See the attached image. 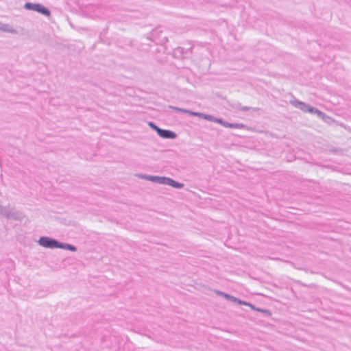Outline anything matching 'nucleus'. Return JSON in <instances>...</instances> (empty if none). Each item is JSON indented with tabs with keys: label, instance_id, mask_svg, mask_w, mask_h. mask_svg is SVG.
<instances>
[{
	"label": "nucleus",
	"instance_id": "26",
	"mask_svg": "<svg viewBox=\"0 0 351 351\" xmlns=\"http://www.w3.org/2000/svg\"><path fill=\"white\" fill-rule=\"evenodd\" d=\"M213 292L218 296H221V297H223L225 292H223L220 290H218V289H214L213 290Z\"/></svg>",
	"mask_w": 351,
	"mask_h": 351
},
{
	"label": "nucleus",
	"instance_id": "4",
	"mask_svg": "<svg viewBox=\"0 0 351 351\" xmlns=\"http://www.w3.org/2000/svg\"><path fill=\"white\" fill-rule=\"evenodd\" d=\"M193 46H190L189 48H184L182 47H178L173 49L172 56L175 58L178 59H188L191 57Z\"/></svg>",
	"mask_w": 351,
	"mask_h": 351
},
{
	"label": "nucleus",
	"instance_id": "15",
	"mask_svg": "<svg viewBox=\"0 0 351 351\" xmlns=\"http://www.w3.org/2000/svg\"><path fill=\"white\" fill-rule=\"evenodd\" d=\"M225 128H239V129H247V126L243 123H229L226 122V124H224Z\"/></svg>",
	"mask_w": 351,
	"mask_h": 351
},
{
	"label": "nucleus",
	"instance_id": "11",
	"mask_svg": "<svg viewBox=\"0 0 351 351\" xmlns=\"http://www.w3.org/2000/svg\"><path fill=\"white\" fill-rule=\"evenodd\" d=\"M223 298H225L226 300H228V301H230V302H232L234 303H237L238 304H240V305H245L247 304L246 302L247 301H245V300H241L240 298H236L230 294H228L227 293H225L223 296Z\"/></svg>",
	"mask_w": 351,
	"mask_h": 351
},
{
	"label": "nucleus",
	"instance_id": "6",
	"mask_svg": "<svg viewBox=\"0 0 351 351\" xmlns=\"http://www.w3.org/2000/svg\"><path fill=\"white\" fill-rule=\"evenodd\" d=\"M24 217H25V216L21 211L16 210L14 207L10 206L9 211H8V215L7 217L8 220H14V221H21Z\"/></svg>",
	"mask_w": 351,
	"mask_h": 351
},
{
	"label": "nucleus",
	"instance_id": "2",
	"mask_svg": "<svg viewBox=\"0 0 351 351\" xmlns=\"http://www.w3.org/2000/svg\"><path fill=\"white\" fill-rule=\"evenodd\" d=\"M128 45L140 51H146L152 54H157L159 53H165L167 47L165 45H152V43L141 42L138 43L136 40H129Z\"/></svg>",
	"mask_w": 351,
	"mask_h": 351
},
{
	"label": "nucleus",
	"instance_id": "22",
	"mask_svg": "<svg viewBox=\"0 0 351 351\" xmlns=\"http://www.w3.org/2000/svg\"><path fill=\"white\" fill-rule=\"evenodd\" d=\"M169 108L173 110L176 112H182V113H188V112H189V110H187V109H184V108H181L176 107V106H169Z\"/></svg>",
	"mask_w": 351,
	"mask_h": 351
},
{
	"label": "nucleus",
	"instance_id": "14",
	"mask_svg": "<svg viewBox=\"0 0 351 351\" xmlns=\"http://www.w3.org/2000/svg\"><path fill=\"white\" fill-rule=\"evenodd\" d=\"M0 31L3 32L11 33L13 34H17V30L14 29L10 24H4L0 22Z\"/></svg>",
	"mask_w": 351,
	"mask_h": 351
},
{
	"label": "nucleus",
	"instance_id": "10",
	"mask_svg": "<svg viewBox=\"0 0 351 351\" xmlns=\"http://www.w3.org/2000/svg\"><path fill=\"white\" fill-rule=\"evenodd\" d=\"M164 185H168L177 189H183L184 186L183 183L176 181L169 177L165 178Z\"/></svg>",
	"mask_w": 351,
	"mask_h": 351
},
{
	"label": "nucleus",
	"instance_id": "8",
	"mask_svg": "<svg viewBox=\"0 0 351 351\" xmlns=\"http://www.w3.org/2000/svg\"><path fill=\"white\" fill-rule=\"evenodd\" d=\"M158 135L165 139H176L178 137V134L175 132L162 128L159 130Z\"/></svg>",
	"mask_w": 351,
	"mask_h": 351
},
{
	"label": "nucleus",
	"instance_id": "25",
	"mask_svg": "<svg viewBox=\"0 0 351 351\" xmlns=\"http://www.w3.org/2000/svg\"><path fill=\"white\" fill-rule=\"evenodd\" d=\"M214 116L208 114H204L202 119L205 120H208L210 121H213L214 120Z\"/></svg>",
	"mask_w": 351,
	"mask_h": 351
},
{
	"label": "nucleus",
	"instance_id": "20",
	"mask_svg": "<svg viewBox=\"0 0 351 351\" xmlns=\"http://www.w3.org/2000/svg\"><path fill=\"white\" fill-rule=\"evenodd\" d=\"M148 125L149 126V128L151 129L154 130L157 133V134H159V130H160L161 128L160 127H158L154 122L149 121Z\"/></svg>",
	"mask_w": 351,
	"mask_h": 351
},
{
	"label": "nucleus",
	"instance_id": "19",
	"mask_svg": "<svg viewBox=\"0 0 351 351\" xmlns=\"http://www.w3.org/2000/svg\"><path fill=\"white\" fill-rule=\"evenodd\" d=\"M328 152L332 154H335L337 155H341L343 154V150L340 147H335L332 146L328 147Z\"/></svg>",
	"mask_w": 351,
	"mask_h": 351
},
{
	"label": "nucleus",
	"instance_id": "24",
	"mask_svg": "<svg viewBox=\"0 0 351 351\" xmlns=\"http://www.w3.org/2000/svg\"><path fill=\"white\" fill-rule=\"evenodd\" d=\"M213 122L219 123L220 125H221L224 127V124H226L227 121H224L221 118H217V117H215Z\"/></svg>",
	"mask_w": 351,
	"mask_h": 351
},
{
	"label": "nucleus",
	"instance_id": "3",
	"mask_svg": "<svg viewBox=\"0 0 351 351\" xmlns=\"http://www.w3.org/2000/svg\"><path fill=\"white\" fill-rule=\"evenodd\" d=\"M23 8L27 10L34 11L48 18L51 16L50 10L40 3L26 2Z\"/></svg>",
	"mask_w": 351,
	"mask_h": 351
},
{
	"label": "nucleus",
	"instance_id": "27",
	"mask_svg": "<svg viewBox=\"0 0 351 351\" xmlns=\"http://www.w3.org/2000/svg\"><path fill=\"white\" fill-rule=\"evenodd\" d=\"M324 112H322V111H321V110H319V109L317 108L316 110L315 111V114H316L317 117L318 118H319L320 117L324 116Z\"/></svg>",
	"mask_w": 351,
	"mask_h": 351
},
{
	"label": "nucleus",
	"instance_id": "23",
	"mask_svg": "<svg viewBox=\"0 0 351 351\" xmlns=\"http://www.w3.org/2000/svg\"><path fill=\"white\" fill-rule=\"evenodd\" d=\"M188 114H189L190 115H192V116H194V117H197L199 118H202V119L203 115H204V113L198 112H194V111L189 110Z\"/></svg>",
	"mask_w": 351,
	"mask_h": 351
},
{
	"label": "nucleus",
	"instance_id": "13",
	"mask_svg": "<svg viewBox=\"0 0 351 351\" xmlns=\"http://www.w3.org/2000/svg\"><path fill=\"white\" fill-rule=\"evenodd\" d=\"M290 104H291L295 108L300 109L302 111L305 106V104L303 101H301L296 99L293 95H291V99L289 101Z\"/></svg>",
	"mask_w": 351,
	"mask_h": 351
},
{
	"label": "nucleus",
	"instance_id": "7",
	"mask_svg": "<svg viewBox=\"0 0 351 351\" xmlns=\"http://www.w3.org/2000/svg\"><path fill=\"white\" fill-rule=\"evenodd\" d=\"M146 180L151 181L154 183L164 184L166 176H158L147 174H141L139 176Z\"/></svg>",
	"mask_w": 351,
	"mask_h": 351
},
{
	"label": "nucleus",
	"instance_id": "12",
	"mask_svg": "<svg viewBox=\"0 0 351 351\" xmlns=\"http://www.w3.org/2000/svg\"><path fill=\"white\" fill-rule=\"evenodd\" d=\"M57 249H62V250H69L71 252H76L77 251V247L74 245L67 243L61 242L59 240H58Z\"/></svg>",
	"mask_w": 351,
	"mask_h": 351
},
{
	"label": "nucleus",
	"instance_id": "9",
	"mask_svg": "<svg viewBox=\"0 0 351 351\" xmlns=\"http://www.w3.org/2000/svg\"><path fill=\"white\" fill-rule=\"evenodd\" d=\"M245 306H250L253 311L261 313L263 317H270L272 315L271 311L268 309L256 307L254 304L249 302H247Z\"/></svg>",
	"mask_w": 351,
	"mask_h": 351
},
{
	"label": "nucleus",
	"instance_id": "21",
	"mask_svg": "<svg viewBox=\"0 0 351 351\" xmlns=\"http://www.w3.org/2000/svg\"><path fill=\"white\" fill-rule=\"evenodd\" d=\"M319 119H322L324 122L330 124V123L334 122V119L328 116L326 114L324 113V116L319 117Z\"/></svg>",
	"mask_w": 351,
	"mask_h": 351
},
{
	"label": "nucleus",
	"instance_id": "5",
	"mask_svg": "<svg viewBox=\"0 0 351 351\" xmlns=\"http://www.w3.org/2000/svg\"><path fill=\"white\" fill-rule=\"evenodd\" d=\"M38 245L49 249H57L58 240L52 237H47V236H41L40 237L38 241H37Z\"/></svg>",
	"mask_w": 351,
	"mask_h": 351
},
{
	"label": "nucleus",
	"instance_id": "16",
	"mask_svg": "<svg viewBox=\"0 0 351 351\" xmlns=\"http://www.w3.org/2000/svg\"><path fill=\"white\" fill-rule=\"evenodd\" d=\"M236 109L239 110L241 111H248L250 110H252L253 111H258L260 110L259 108H252L248 106H242L241 104H237L234 107Z\"/></svg>",
	"mask_w": 351,
	"mask_h": 351
},
{
	"label": "nucleus",
	"instance_id": "1",
	"mask_svg": "<svg viewBox=\"0 0 351 351\" xmlns=\"http://www.w3.org/2000/svg\"><path fill=\"white\" fill-rule=\"evenodd\" d=\"M167 29L162 26H158L152 29L146 38H143L145 42L154 43L156 45H165L168 42Z\"/></svg>",
	"mask_w": 351,
	"mask_h": 351
},
{
	"label": "nucleus",
	"instance_id": "18",
	"mask_svg": "<svg viewBox=\"0 0 351 351\" xmlns=\"http://www.w3.org/2000/svg\"><path fill=\"white\" fill-rule=\"evenodd\" d=\"M316 109H317V108H315L314 106H311L307 104H305V106L304 107L302 111L304 112H309L311 114H314Z\"/></svg>",
	"mask_w": 351,
	"mask_h": 351
},
{
	"label": "nucleus",
	"instance_id": "17",
	"mask_svg": "<svg viewBox=\"0 0 351 351\" xmlns=\"http://www.w3.org/2000/svg\"><path fill=\"white\" fill-rule=\"evenodd\" d=\"M10 206V205H8V206L0 205V216L3 217L7 219Z\"/></svg>",
	"mask_w": 351,
	"mask_h": 351
}]
</instances>
